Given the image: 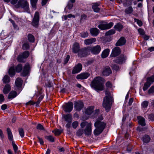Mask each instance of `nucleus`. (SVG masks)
Segmentation results:
<instances>
[{
	"mask_svg": "<svg viewBox=\"0 0 154 154\" xmlns=\"http://www.w3.org/2000/svg\"><path fill=\"white\" fill-rule=\"evenodd\" d=\"M103 79L100 77L95 78L92 82L91 85L96 91H101L104 90V87Z\"/></svg>",
	"mask_w": 154,
	"mask_h": 154,
	"instance_id": "nucleus-1",
	"label": "nucleus"
},
{
	"mask_svg": "<svg viewBox=\"0 0 154 154\" xmlns=\"http://www.w3.org/2000/svg\"><path fill=\"white\" fill-rule=\"evenodd\" d=\"M106 124L103 122L97 120L94 123V126L96 128L94 131V134L98 135L103 131Z\"/></svg>",
	"mask_w": 154,
	"mask_h": 154,
	"instance_id": "nucleus-2",
	"label": "nucleus"
},
{
	"mask_svg": "<svg viewBox=\"0 0 154 154\" xmlns=\"http://www.w3.org/2000/svg\"><path fill=\"white\" fill-rule=\"evenodd\" d=\"M112 100V97L109 95L106 96L103 99V106L105 108L107 112H108L111 108Z\"/></svg>",
	"mask_w": 154,
	"mask_h": 154,
	"instance_id": "nucleus-3",
	"label": "nucleus"
},
{
	"mask_svg": "<svg viewBox=\"0 0 154 154\" xmlns=\"http://www.w3.org/2000/svg\"><path fill=\"white\" fill-rule=\"evenodd\" d=\"M15 6L17 8H21L27 11L28 9L29 5L27 0H19Z\"/></svg>",
	"mask_w": 154,
	"mask_h": 154,
	"instance_id": "nucleus-4",
	"label": "nucleus"
},
{
	"mask_svg": "<svg viewBox=\"0 0 154 154\" xmlns=\"http://www.w3.org/2000/svg\"><path fill=\"white\" fill-rule=\"evenodd\" d=\"M39 21V14L38 11H36L33 19L32 24L35 27H38Z\"/></svg>",
	"mask_w": 154,
	"mask_h": 154,
	"instance_id": "nucleus-5",
	"label": "nucleus"
},
{
	"mask_svg": "<svg viewBox=\"0 0 154 154\" xmlns=\"http://www.w3.org/2000/svg\"><path fill=\"white\" fill-rule=\"evenodd\" d=\"M90 52L89 47L83 48L81 49L80 51L78 54L79 56L82 57L86 56Z\"/></svg>",
	"mask_w": 154,
	"mask_h": 154,
	"instance_id": "nucleus-6",
	"label": "nucleus"
},
{
	"mask_svg": "<svg viewBox=\"0 0 154 154\" xmlns=\"http://www.w3.org/2000/svg\"><path fill=\"white\" fill-rule=\"evenodd\" d=\"M90 52L94 55L98 54L101 50V47L99 45H97L92 47H89Z\"/></svg>",
	"mask_w": 154,
	"mask_h": 154,
	"instance_id": "nucleus-7",
	"label": "nucleus"
},
{
	"mask_svg": "<svg viewBox=\"0 0 154 154\" xmlns=\"http://www.w3.org/2000/svg\"><path fill=\"white\" fill-rule=\"evenodd\" d=\"M29 53L28 51H25L20 54L17 58V60L20 62H24V59L28 57Z\"/></svg>",
	"mask_w": 154,
	"mask_h": 154,
	"instance_id": "nucleus-8",
	"label": "nucleus"
},
{
	"mask_svg": "<svg viewBox=\"0 0 154 154\" xmlns=\"http://www.w3.org/2000/svg\"><path fill=\"white\" fill-rule=\"evenodd\" d=\"M73 108V104L72 102H69L63 106V110L66 112H70Z\"/></svg>",
	"mask_w": 154,
	"mask_h": 154,
	"instance_id": "nucleus-9",
	"label": "nucleus"
},
{
	"mask_svg": "<svg viewBox=\"0 0 154 154\" xmlns=\"http://www.w3.org/2000/svg\"><path fill=\"white\" fill-rule=\"evenodd\" d=\"M113 25V23L112 22L106 24H101L98 25V27L101 30H103L110 28Z\"/></svg>",
	"mask_w": 154,
	"mask_h": 154,
	"instance_id": "nucleus-10",
	"label": "nucleus"
},
{
	"mask_svg": "<svg viewBox=\"0 0 154 154\" xmlns=\"http://www.w3.org/2000/svg\"><path fill=\"white\" fill-rule=\"evenodd\" d=\"M82 68V66L81 63H78L74 66L72 70V73L75 74L81 71Z\"/></svg>",
	"mask_w": 154,
	"mask_h": 154,
	"instance_id": "nucleus-11",
	"label": "nucleus"
},
{
	"mask_svg": "<svg viewBox=\"0 0 154 154\" xmlns=\"http://www.w3.org/2000/svg\"><path fill=\"white\" fill-rule=\"evenodd\" d=\"M79 44L77 42H75L72 46V50L73 53L76 54L78 53L80 51Z\"/></svg>",
	"mask_w": 154,
	"mask_h": 154,
	"instance_id": "nucleus-12",
	"label": "nucleus"
},
{
	"mask_svg": "<svg viewBox=\"0 0 154 154\" xmlns=\"http://www.w3.org/2000/svg\"><path fill=\"white\" fill-rule=\"evenodd\" d=\"M74 104L75 108L78 111L81 110L84 106L83 103L81 101L75 102Z\"/></svg>",
	"mask_w": 154,
	"mask_h": 154,
	"instance_id": "nucleus-13",
	"label": "nucleus"
},
{
	"mask_svg": "<svg viewBox=\"0 0 154 154\" xmlns=\"http://www.w3.org/2000/svg\"><path fill=\"white\" fill-rule=\"evenodd\" d=\"M152 80L149 77H148L147 78V81L144 84L143 87V91L146 90L150 87L151 84L154 82H152Z\"/></svg>",
	"mask_w": 154,
	"mask_h": 154,
	"instance_id": "nucleus-14",
	"label": "nucleus"
},
{
	"mask_svg": "<svg viewBox=\"0 0 154 154\" xmlns=\"http://www.w3.org/2000/svg\"><path fill=\"white\" fill-rule=\"evenodd\" d=\"M120 53V48L118 47H116L112 49L110 56L115 57L118 56Z\"/></svg>",
	"mask_w": 154,
	"mask_h": 154,
	"instance_id": "nucleus-15",
	"label": "nucleus"
},
{
	"mask_svg": "<svg viewBox=\"0 0 154 154\" xmlns=\"http://www.w3.org/2000/svg\"><path fill=\"white\" fill-rule=\"evenodd\" d=\"M85 134L86 135H89L91 134L92 131L91 123H89L85 130Z\"/></svg>",
	"mask_w": 154,
	"mask_h": 154,
	"instance_id": "nucleus-16",
	"label": "nucleus"
},
{
	"mask_svg": "<svg viewBox=\"0 0 154 154\" xmlns=\"http://www.w3.org/2000/svg\"><path fill=\"white\" fill-rule=\"evenodd\" d=\"M90 75V74L88 73H82L78 75L76 78L77 79H84L88 78Z\"/></svg>",
	"mask_w": 154,
	"mask_h": 154,
	"instance_id": "nucleus-17",
	"label": "nucleus"
},
{
	"mask_svg": "<svg viewBox=\"0 0 154 154\" xmlns=\"http://www.w3.org/2000/svg\"><path fill=\"white\" fill-rule=\"evenodd\" d=\"M90 34L92 36H96L99 33V30L96 28H92L90 29Z\"/></svg>",
	"mask_w": 154,
	"mask_h": 154,
	"instance_id": "nucleus-18",
	"label": "nucleus"
},
{
	"mask_svg": "<svg viewBox=\"0 0 154 154\" xmlns=\"http://www.w3.org/2000/svg\"><path fill=\"white\" fill-rule=\"evenodd\" d=\"M126 42L125 38L123 37H121L117 42L116 45L117 46H120L124 45Z\"/></svg>",
	"mask_w": 154,
	"mask_h": 154,
	"instance_id": "nucleus-19",
	"label": "nucleus"
},
{
	"mask_svg": "<svg viewBox=\"0 0 154 154\" xmlns=\"http://www.w3.org/2000/svg\"><path fill=\"white\" fill-rule=\"evenodd\" d=\"M112 71L109 66H106L103 69L102 72V74L105 76L109 75L112 73Z\"/></svg>",
	"mask_w": 154,
	"mask_h": 154,
	"instance_id": "nucleus-20",
	"label": "nucleus"
},
{
	"mask_svg": "<svg viewBox=\"0 0 154 154\" xmlns=\"http://www.w3.org/2000/svg\"><path fill=\"white\" fill-rule=\"evenodd\" d=\"M29 70V66L28 64H26L24 66L22 73V75L23 76H26L28 74Z\"/></svg>",
	"mask_w": 154,
	"mask_h": 154,
	"instance_id": "nucleus-21",
	"label": "nucleus"
},
{
	"mask_svg": "<svg viewBox=\"0 0 154 154\" xmlns=\"http://www.w3.org/2000/svg\"><path fill=\"white\" fill-rule=\"evenodd\" d=\"M126 59V57L124 55H121L120 57L117 58L115 60V62L117 63H122Z\"/></svg>",
	"mask_w": 154,
	"mask_h": 154,
	"instance_id": "nucleus-22",
	"label": "nucleus"
},
{
	"mask_svg": "<svg viewBox=\"0 0 154 154\" xmlns=\"http://www.w3.org/2000/svg\"><path fill=\"white\" fill-rule=\"evenodd\" d=\"M96 41L95 38L86 39L84 40V44L86 45H91L95 42Z\"/></svg>",
	"mask_w": 154,
	"mask_h": 154,
	"instance_id": "nucleus-23",
	"label": "nucleus"
},
{
	"mask_svg": "<svg viewBox=\"0 0 154 154\" xmlns=\"http://www.w3.org/2000/svg\"><path fill=\"white\" fill-rule=\"evenodd\" d=\"M11 90V86L9 84H6L4 86L3 92L4 94H8Z\"/></svg>",
	"mask_w": 154,
	"mask_h": 154,
	"instance_id": "nucleus-24",
	"label": "nucleus"
},
{
	"mask_svg": "<svg viewBox=\"0 0 154 154\" xmlns=\"http://www.w3.org/2000/svg\"><path fill=\"white\" fill-rule=\"evenodd\" d=\"M7 131L8 140L10 141H13V137L11 129L9 128H8L7 129Z\"/></svg>",
	"mask_w": 154,
	"mask_h": 154,
	"instance_id": "nucleus-25",
	"label": "nucleus"
},
{
	"mask_svg": "<svg viewBox=\"0 0 154 154\" xmlns=\"http://www.w3.org/2000/svg\"><path fill=\"white\" fill-rule=\"evenodd\" d=\"M17 93L14 91H12L9 94L8 96V99H13L17 96Z\"/></svg>",
	"mask_w": 154,
	"mask_h": 154,
	"instance_id": "nucleus-26",
	"label": "nucleus"
},
{
	"mask_svg": "<svg viewBox=\"0 0 154 154\" xmlns=\"http://www.w3.org/2000/svg\"><path fill=\"white\" fill-rule=\"evenodd\" d=\"M63 117L65 119V121L67 122H72V116L70 114H68L66 115H64Z\"/></svg>",
	"mask_w": 154,
	"mask_h": 154,
	"instance_id": "nucleus-27",
	"label": "nucleus"
},
{
	"mask_svg": "<svg viewBox=\"0 0 154 154\" xmlns=\"http://www.w3.org/2000/svg\"><path fill=\"white\" fill-rule=\"evenodd\" d=\"M100 5V4L98 3H96L94 4L92 6V8L95 12H98L99 11L100 9L98 7V6Z\"/></svg>",
	"mask_w": 154,
	"mask_h": 154,
	"instance_id": "nucleus-28",
	"label": "nucleus"
},
{
	"mask_svg": "<svg viewBox=\"0 0 154 154\" xmlns=\"http://www.w3.org/2000/svg\"><path fill=\"white\" fill-rule=\"evenodd\" d=\"M109 52V49H106L104 50L102 52L101 54V57L102 58H105L107 57Z\"/></svg>",
	"mask_w": 154,
	"mask_h": 154,
	"instance_id": "nucleus-29",
	"label": "nucleus"
},
{
	"mask_svg": "<svg viewBox=\"0 0 154 154\" xmlns=\"http://www.w3.org/2000/svg\"><path fill=\"white\" fill-rule=\"evenodd\" d=\"M139 123L142 126H144L146 125L145 119L141 117H138Z\"/></svg>",
	"mask_w": 154,
	"mask_h": 154,
	"instance_id": "nucleus-30",
	"label": "nucleus"
},
{
	"mask_svg": "<svg viewBox=\"0 0 154 154\" xmlns=\"http://www.w3.org/2000/svg\"><path fill=\"white\" fill-rule=\"evenodd\" d=\"M22 79L20 78H18L16 80L15 84L17 87H19L22 85Z\"/></svg>",
	"mask_w": 154,
	"mask_h": 154,
	"instance_id": "nucleus-31",
	"label": "nucleus"
},
{
	"mask_svg": "<svg viewBox=\"0 0 154 154\" xmlns=\"http://www.w3.org/2000/svg\"><path fill=\"white\" fill-rule=\"evenodd\" d=\"M142 139L144 143H147L150 141V138L148 135H145L142 137Z\"/></svg>",
	"mask_w": 154,
	"mask_h": 154,
	"instance_id": "nucleus-32",
	"label": "nucleus"
},
{
	"mask_svg": "<svg viewBox=\"0 0 154 154\" xmlns=\"http://www.w3.org/2000/svg\"><path fill=\"white\" fill-rule=\"evenodd\" d=\"M94 110L93 106H90L88 107L85 111V113L87 115H90L93 112Z\"/></svg>",
	"mask_w": 154,
	"mask_h": 154,
	"instance_id": "nucleus-33",
	"label": "nucleus"
},
{
	"mask_svg": "<svg viewBox=\"0 0 154 154\" xmlns=\"http://www.w3.org/2000/svg\"><path fill=\"white\" fill-rule=\"evenodd\" d=\"M3 82L5 84L8 83L10 81V79L8 75H6L3 79Z\"/></svg>",
	"mask_w": 154,
	"mask_h": 154,
	"instance_id": "nucleus-34",
	"label": "nucleus"
},
{
	"mask_svg": "<svg viewBox=\"0 0 154 154\" xmlns=\"http://www.w3.org/2000/svg\"><path fill=\"white\" fill-rule=\"evenodd\" d=\"M114 28L117 30L120 31L123 29V26L121 24L118 23L114 26Z\"/></svg>",
	"mask_w": 154,
	"mask_h": 154,
	"instance_id": "nucleus-35",
	"label": "nucleus"
},
{
	"mask_svg": "<svg viewBox=\"0 0 154 154\" xmlns=\"http://www.w3.org/2000/svg\"><path fill=\"white\" fill-rule=\"evenodd\" d=\"M9 74L11 77L13 76L15 74V71L14 67H11L9 68Z\"/></svg>",
	"mask_w": 154,
	"mask_h": 154,
	"instance_id": "nucleus-36",
	"label": "nucleus"
},
{
	"mask_svg": "<svg viewBox=\"0 0 154 154\" xmlns=\"http://www.w3.org/2000/svg\"><path fill=\"white\" fill-rule=\"evenodd\" d=\"M133 11L132 7L131 6L129 7L125 10V12L126 14H131L132 13Z\"/></svg>",
	"mask_w": 154,
	"mask_h": 154,
	"instance_id": "nucleus-37",
	"label": "nucleus"
},
{
	"mask_svg": "<svg viewBox=\"0 0 154 154\" xmlns=\"http://www.w3.org/2000/svg\"><path fill=\"white\" fill-rule=\"evenodd\" d=\"M45 138L49 141L52 142L54 141V138L51 135L46 136Z\"/></svg>",
	"mask_w": 154,
	"mask_h": 154,
	"instance_id": "nucleus-38",
	"label": "nucleus"
},
{
	"mask_svg": "<svg viewBox=\"0 0 154 154\" xmlns=\"http://www.w3.org/2000/svg\"><path fill=\"white\" fill-rule=\"evenodd\" d=\"M22 69V65L21 64H19L16 67V70L17 72H20Z\"/></svg>",
	"mask_w": 154,
	"mask_h": 154,
	"instance_id": "nucleus-39",
	"label": "nucleus"
},
{
	"mask_svg": "<svg viewBox=\"0 0 154 154\" xmlns=\"http://www.w3.org/2000/svg\"><path fill=\"white\" fill-rule=\"evenodd\" d=\"M19 134L21 137H23L24 136V132L23 128H20L18 129Z\"/></svg>",
	"mask_w": 154,
	"mask_h": 154,
	"instance_id": "nucleus-40",
	"label": "nucleus"
},
{
	"mask_svg": "<svg viewBox=\"0 0 154 154\" xmlns=\"http://www.w3.org/2000/svg\"><path fill=\"white\" fill-rule=\"evenodd\" d=\"M28 39L31 42H34L35 39L33 36L31 34H29L28 35Z\"/></svg>",
	"mask_w": 154,
	"mask_h": 154,
	"instance_id": "nucleus-41",
	"label": "nucleus"
},
{
	"mask_svg": "<svg viewBox=\"0 0 154 154\" xmlns=\"http://www.w3.org/2000/svg\"><path fill=\"white\" fill-rule=\"evenodd\" d=\"M62 132V130L58 129H56L54 131H52V132L54 133L55 135H59Z\"/></svg>",
	"mask_w": 154,
	"mask_h": 154,
	"instance_id": "nucleus-42",
	"label": "nucleus"
},
{
	"mask_svg": "<svg viewBox=\"0 0 154 154\" xmlns=\"http://www.w3.org/2000/svg\"><path fill=\"white\" fill-rule=\"evenodd\" d=\"M115 32V31L114 29H111L105 33L106 35H110L114 34Z\"/></svg>",
	"mask_w": 154,
	"mask_h": 154,
	"instance_id": "nucleus-43",
	"label": "nucleus"
},
{
	"mask_svg": "<svg viewBox=\"0 0 154 154\" xmlns=\"http://www.w3.org/2000/svg\"><path fill=\"white\" fill-rule=\"evenodd\" d=\"M12 143L14 151L15 153L16 154L17 153L18 147L17 145L15 144V142L14 141H12Z\"/></svg>",
	"mask_w": 154,
	"mask_h": 154,
	"instance_id": "nucleus-44",
	"label": "nucleus"
},
{
	"mask_svg": "<svg viewBox=\"0 0 154 154\" xmlns=\"http://www.w3.org/2000/svg\"><path fill=\"white\" fill-rule=\"evenodd\" d=\"M149 104V102L147 101H144L141 103V106L143 108H146Z\"/></svg>",
	"mask_w": 154,
	"mask_h": 154,
	"instance_id": "nucleus-45",
	"label": "nucleus"
},
{
	"mask_svg": "<svg viewBox=\"0 0 154 154\" xmlns=\"http://www.w3.org/2000/svg\"><path fill=\"white\" fill-rule=\"evenodd\" d=\"M38 0H30L31 3L33 8L36 9V4Z\"/></svg>",
	"mask_w": 154,
	"mask_h": 154,
	"instance_id": "nucleus-46",
	"label": "nucleus"
},
{
	"mask_svg": "<svg viewBox=\"0 0 154 154\" xmlns=\"http://www.w3.org/2000/svg\"><path fill=\"white\" fill-rule=\"evenodd\" d=\"M36 129L40 130H45L44 127L40 124H38L36 126Z\"/></svg>",
	"mask_w": 154,
	"mask_h": 154,
	"instance_id": "nucleus-47",
	"label": "nucleus"
},
{
	"mask_svg": "<svg viewBox=\"0 0 154 154\" xmlns=\"http://www.w3.org/2000/svg\"><path fill=\"white\" fill-rule=\"evenodd\" d=\"M83 133V129H80L77 132L76 135L78 136H80L82 135Z\"/></svg>",
	"mask_w": 154,
	"mask_h": 154,
	"instance_id": "nucleus-48",
	"label": "nucleus"
},
{
	"mask_svg": "<svg viewBox=\"0 0 154 154\" xmlns=\"http://www.w3.org/2000/svg\"><path fill=\"white\" fill-rule=\"evenodd\" d=\"M29 48V45L28 44L25 43L22 46V48L24 50L28 49Z\"/></svg>",
	"mask_w": 154,
	"mask_h": 154,
	"instance_id": "nucleus-49",
	"label": "nucleus"
},
{
	"mask_svg": "<svg viewBox=\"0 0 154 154\" xmlns=\"http://www.w3.org/2000/svg\"><path fill=\"white\" fill-rule=\"evenodd\" d=\"M81 37L82 38H86L88 36V33L86 32H82L81 33Z\"/></svg>",
	"mask_w": 154,
	"mask_h": 154,
	"instance_id": "nucleus-50",
	"label": "nucleus"
},
{
	"mask_svg": "<svg viewBox=\"0 0 154 154\" xmlns=\"http://www.w3.org/2000/svg\"><path fill=\"white\" fill-rule=\"evenodd\" d=\"M148 118L150 121H154V114H151L148 116Z\"/></svg>",
	"mask_w": 154,
	"mask_h": 154,
	"instance_id": "nucleus-51",
	"label": "nucleus"
},
{
	"mask_svg": "<svg viewBox=\"0 0 154 154\" xmlns=\"http://www.w3.org/2000/svg\"><path fill=\"white\" fill-rule=\"evenodd\" d=\"M154 92V85L151 87L148 90V93L149 94H152Z\"/></svg>",
	"mask_w": 154,
	"mask_h": 154,
	"instance_id": "nucleus-52",
	"label": "nucleus"
},
{
	"mask_svg": "<svg viewBox=\"0 0 154 154\" xmlns=\"http://www.w3.org/2000/svg\"><path fill=\"white\" fill-rule=\"evenodd\" d=\"M78 125V122L77 121L74 122H73L72 123V126L73 128L74 129L76 128L77 127Z\"/></svg>",
	"mask_w": 154,
	"mask_h": 154,
	"instance_id": "nucleus-53",
	"label": "nucleus"
},
{
	"mask_svg": "<svg viewBox=\"0 0 154 154\" xmlns=\"http://www.w3.org/2000/svg\"><path fill=\"white\" fill-rule=\"evenodd\" d=\"M73 7V3H71V2H68V5L67 6V8L69 9H71Z\"/></svg>",
	"mask_w": 154,
	"mask_h": 154,
	"instance_id": "nucleus-54",
	"label": "nucleus"
},
{
	"mask_svg": "<svg viewBox=\"0 0 154 154\" xmlns=\"http://www.w3.org/2000/svg\"><path fill=\"white\" fill-rule=\"evenodd\" d=\"M134 22H137L139 26H141L142 25V23L141 21L136 19H134Z\"/></svg>",
	"mask_w": 154,
	"mask_h": 154,
	"instance_id": "nucleus-55",
	"label": "nucleus"
},
{
	"mask_svg": "<svg viewBox=\"0 0 154 154\" xmlns=\"http://www.w3.org/2000/svg\"><path fill=\"white\" fill-rule=\"evenodd\" d=\"M88 124H89V123H88L87 122H82L81 124V127L82 128H84L86 125V126Z\"/></svg>",
	"mask_w": 154,
	"mask_h": 154,
	"instance_id": "nucleus-56",
	"label": "nucleus"
},
{
	"mask_svg": "<svg viewBox=\"0 0 154 154\" xmlns=\"http://www.w3.org/2000/svg\"><path fill=\"white\" fill-rule=\"evenodd\" d=\"M138 31L140 34L142 35H144L145 33L143 29H138Z\"/></svg>",
	"mask_w": 154,
	"mask_h": 154,
	"instance_id": "nucleus-57",
	"label": "nucleus"
},
{
	"mask_svg": "<svg viewBox=\"0 0 154 154\" xmlns=\"http://www.w3.org/2000/svg\"><path fill=\"white\" fill-rule=\"evenodd\" d=\"M87 16L84 14H83L81 15V20H84L86 19Z\"/></svg>",
	"mask_w": 154,
	"mask_h": 154,
	"instance_id": "nucleus-58",
	"label": "nucleus"
},
{
	"mask_svg": "<svg viewBox=\"0 0 154 154\" xmlns=\"http://www.w3.org/2000/svg\"><path fill=\"white\" fill-rule=\"evenodd\" d=\"M112 68L116 70H118L119 69V67L116 65L114 64L112 66Z\"/></svg>",
	"mask_w": 154,
	"mask_h": 154,
	"instance_id": "nucleus-59",
	"label": "nucleus"
},
{
	"mask_svg": "<svg viewBox=\"0 0 154 154\" xmlns=\"http://www.w3.org/2000/svg\"><path fill=\"white\" fill-rule=\"evenodd\" d=\"M37 137L38 139L40 144L41 145L43 144L44 141H43L42 139V138H40L38 136H37Z\"/></svg>",
	"mask_w": 154,
	"mask_h": 154,
	"instance_id": "nucleus-60",
	"label": "nucleus"
},
{
	"mask_svg": "<svg viewBox=\"0 0 154 154\" xmlns=\"http://www.w3.org/2000/svg\"><path fill=\"white\" fill-rule=\"evenodd\" d=\"M106 86L108 88H111L112 87L111 83L109 82H107L106 83Z\"/></svg>",
	"mask_w": 154,
	"mask_h": 154,
	"instance_id": "nucleus-61",
	"label": "nucleus"
},
{
	"mask_svg": "<svg viewBox=\"0 0 154 154\" xmlns=\"http://www.w3.org/2000/svg\"><path fill=\"white\" fill-rule=\"evenodd\" d=\"M43 98V96L42 95L38 99V100L36 102V103L37 104H39L40 101H41V100Z\"/></svg>",
	"mask_w": 154,
	"mask_h": 154,
	"instance_id": "nucleus-62",
	"label": "nucleus"
},
{
	"mask_svg": "<svg viewBox=\"0 0 154 154\" xmlns=\"http://www.w3.org/2000/svg\"><path fill=\"white\" fill-rule=\"evenodd\" d=\"M4 100V97L3 94H0V102H2Z\"/></svg>",
	"mask_w": 154,
	"mask_h": 154,
	"instance_id": "nucleus-63",
	"label": "nucleus"
},
{
	"mask_svg": "<svg viewBox=\"0 0 154 154\" xmlns=\"http://www.w3.org/2000/svg\"><path fill=\"white\" fill-rule=\"evenodd\" d=\"M7 108V105L5 104L1 106V109L2 110H5Z\"/></svg>",
	"mask_w": 154,
	"mask_h": 154,
	"instance_id": "nucleus-64",
	"label": "nucleus"
}]
</instances>
